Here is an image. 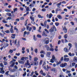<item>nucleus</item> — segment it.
I'll return each mask as SVG.
<instances>
[{
    "label": "nucleus",
    "mask_w": 77,
    "mask_h": 77,
    "mask_svg": "<svg viewBox=\"0 0 77 77\" xmlns=\"http://www.w3.org/2000/svg\"><path fill=\"white\" fill-rule=\"evenodd\" d=\"M55 30V31H57V30L56 29V27L54 26H53V27L51 28V29L49 30V31L50 32H53Z\"/></svg>",
    "instance_id": "obj_1"
},
{
    "label": "nucleus",
    "mask_w": 77,
    "mask_h": 77,
    "mask_svg": "<svg viewBox=\"0 0 77 77\" xmlns=\"http://www.w3.org/2000/svg\"><path fill=\"white\" fill-rule=\"evenodd\" d=\"M67 65V63H62L60 65V67H61V68H64L65 66H66V65Z\"/></svg>",
    "instance_id": "obj_2"
},
{
    "label": "nucleus",
    "mask_w": 77,
    "mask_h": 77,
    "mask_svg": "<svg viewBox=\"0 0 77 77\" xmlns=\"http://www.w3.org/2000/svg\"><path fill=\"white\" fill-rule=\"evenodd\" d=\"M32 29V27H30L29 26H26V30H29V32H30Z\"/></svg>",
    "instance_id": "obj_3"
},
{
    "label": "nucleus",
    "mask_w": 77,
    "mask_h": 77,
    "mask_svg": "<svg viewBox=\"0 0 77 77\" xmlns=\"http://www.w3.org/2000/svg\"><path fill=\"white\" fill-rule=\"evenodd\" d=\"M63 30H64L65 33H66L67 32V29H66V26H64V27L63 28Z\"/></svg>",
    "instance_id": "obj_4"
},
{
    "label": "nucleus",
    "mask_w": 77,
    "mask_h": 77,
    "mask_svg": "<svg viewBox=\"0 0 77 77\" xmlns=\"http://www.w3.org/2000/svg\"><path fill=\"white\" fill-rule=\"evenodd\" d=\"M45 48H46V50H47V51H50V47L48 45H45Z\"/></svg>",
    "instance_id": "obj_5"
},
{
    "label": "nucleus",
    "mask_w": 77,
    "mask_h": 77,
    "mask_svg": "<svg viewBox=\"0 0 77 77\" xmlns=\"http://www.w3.org/2000/svg\"><path fill=\"white\" fill-rule=\"evenodd\" d=\"M25 66H27V65H30V64L29 63V60H26V63H25Z\"/></svg>",
    "instance_id": "obj_6"
},
{
    "label": "nucleus",
    "mask_w": 77,
    "mask_h": 77,
    "mask_svg": "<svg viewBox=\"0 0 77 77\" xmlns=\"http://www.w3.org/2000/svg\"><path fill=\"white\" fill-rule=\"evenodd\" d=\"M52 59H53L54 61H55V62H56V61L57 60V59L55 58V57L54 56V55L52 56Z\"/></svg>",
    "instance_id": "obj_7"
},
{
    "label": "nucleus",
    "mask_w": 77,
    "mask_h": 77,
    "mask_svg": "<svg viewBox=\"0 0 77 77\" xmlns=\"http://www.w3.org/2000/svg\"><path fill=\"white\" fill-rule=\"evenodd\" d=\"M51 70L52 71H54V72H57V69H56V68H53V69H51Z\"/></svg>",
    "instance_id": "obj_8"
},
{
    "label": "nucleus",
    "mask_w": 77,
    "mask_h": 77,
    "mask_svg": "<svg viewBox=\"0 0 77 77\" xmlns=\"http://www.w3.org/2000/svg\"><path fill=\"white\" fill-rule=\"evenodd\" d=\"M50 54H51V52H47V57H50Z\"/></svg>",
    "instance_id": "obj_9"
},
{
    "label": "nucleus",
    "mask_w": 77,
    "mask_h": 77,
    "mask_svg": "<svg viewBox=\"0 0 77 77\" xmlns=\"http://www.w3.org/2000/svg\"><path fill=\"white\" fill-rule=\"evenodd\" d=\"M69 59L68 58H64V60L65 62H68L69 61Z\"/></svg>",
    "instance_id": "obj_10"
},
{
    "label": "nucleus",
    "mask_w": 77,
    "mask_h": 77,
    "mask_svg": "<svg viewBox=\"0 0 77 77\" xmlns=\"http://www.w3.org/2000/svg\"><path fill=\"white\" fill-rule=\"evenodd\" d=\"M12 63V64L11 65V67H13L14 65H15V63L13 62V61H11L10 62V63Z\"/></svg>",
    "instance_id": "obj_11"
},
{
    "label": "nucleus",
    "mask_w": 77,
    "mask_h": 77,
    "mask_svg": "<svg viewBox=\"0 0 77 77\" xmlns=\"http://www.w3.org/2000/svg\"><path fill=\"white\" fill-rule=\"evenodd\" d=\"M42 36H45V37H46L47 36V34H45V31H43L42 33Z\"/></svg>",
    "instance_id": "obj_12"
},
{
    "label": "nucleus",
    "mask_w": 77,
    "mask_h": 77,
    "mask_svg": "<svg viewBox=\"0 0 77 77\" xmlns=\"http://www.w3.org/2000/svg\"><path fill=\"white\" fill-rule=\"evenodd\" d=\"M18 63H20V64H23L24 63V62L23 61H21V60H19L18 61Z\"/></svg>",
    "instance_id": "obj_13"
},
{
    "label": "nucleus",
    "mask_w": 77,
    "mask_h": 77,
    "mask_svg": "<svg viewBox=\"0 0 77 77\" xmlns=\"http://www.w3.org/2000/svg\"><path fill=\"white\" fill-rule=\"evenodd\" d=\"M17 71V69H15V68H14L12 70H10V72H15V71Z\"/></svg>",
    "instance_id": "obj_14"
},
{
    "label": "nucleus",
    "mask_w": 77,
    "mask_h": 77,
    "mask_svg": "<svg viewBox=\"0 0 77 77\" xmlns=\"http://www.w3.org/2000/svg\"><path fill=\"white\" fill-rule=\"evenodd\" d=\"M57 17L60 20H62V17L60 15L57 16Z\"/></svg>",
    "instance_id": "obj_15"
},
{
    "label": "nucleus",
    "mask_w": 77,
    "mask_h": 77,
    "mask_svg": "<svg viewBox=\"0 0 77 77\" xmlns=\"http://www.w3.org/2000/svg\"><path fill=\"white\" fill-rule=\"evenodd\" d=\"M11 35H12V36H11V38H13V39H15V36H16V34H12Z\"/></svg>",
    "instance_id": "obj_16"
},
{
    "label": "nucleus",
    "mask_w": 77,
    "mask_h": 77,
    "mask_svg": "<svg viewBox=\"0 0 77 77\" xmlns=\"http://www.w3.org/2000/svg\"><path fill=\"white\" fill-rule=\"evenodd\" d=\"M38 61H35L34 63V65L35 66H38Z\"/></svg>",
    "instance_id": "obj_17"
},
{
    "label": "nucleus",
    "mask_w": 77,
    "mask_h": 77,
    "mask_svg": "<svg viewBox=\"0 0 77 77\" xmlns=\"http://www.w3.org/2000/svg\"><path fill=\"white\" fill-rule=\"evenodd\" d=\"M38 17L39 18H44V16H42L40 14H38Z\"/></svg>",
    "instance_id": "obj_18"
},
{
    "label": "nucleus",
    "mask_w": 77,
    "mask_h": 77,
    "mask_svg": "<svg viewBox=\"0 0 77 77\" xmlns=\"http://www.w3.org/2000/svg\"><path fill=\"white\" fill-rule=\"evenodd\" d=\"M73 61L74 62H77V57H75L73 59Z\"/></svg>",
    "instance_id": "obj_19"
},
{
    "label": "nucleus",
    "mask_w": 77,
    "mask_h": 77,
    "mask_svg": "<svg viewBox=\"0 0 77 77\" xmlns=\"http://www.w3.org/2000/svg\"><path fill=\"white\" fill-rule=\"evenodd\" d=\"M64 51H65V52H69V51H68V49L66 48H65L64 49Z\"/></svg>",
    "instance_id": "obj_20"
},
{
    "label": "nucleus",
    "mask_w": 77,
    "mask_h": 77,
    "mask_svg": "<svg viewBox=\"0 0 77 77\" xmlns=\"http://www.w3.org/2000/svg\"><path fill=\"white\" fill-rule=\"evenodd\" d=\"M10 31L11 33H14V30H13V29H12V28H11L10 29Z\"/></svg>",
    "instance_id": "obj_21"
},
{
    "label": "nucleus",
    "mask_w": 77,
    "mask_h": 77,
    "mask_svg": "<svg viewBox=\"0 0 77 77\" xmlns=\"http://www.w3.org/2000/svg\"><path fill=\"white\" fill-rule=\"evenodd\" d=\"M69 46V50H70V48L72 47V44L71 43H69L68 44Z\"/></svg>",
    "instance_id": "obj_22"
},
{
    "label": "nucleus",
    "mask_w": 77,
    "mask_h": 77,
    "mask_svg": "<svg viewBox=\"0 0 77 77\" xmlns=\"http://www.w3.org/2000/svg\"><path fill=\"white\" fill-rule=\"evenodd\" d=\"M40 53L41 54H45V52L44 51H40Z\"/></svg>",
    "instance_id": "obj_23"
},
{
    "label": "nucleus",
    "mask_w": 77,
    "mask_h": 77,
    "mask_svg": "<svg viewBox=\"0 0 77 77\" xmlns=\"http://www.w3.org/2000/svg\"><path fill=\"white\" fill-rule=\"evenodd\" d=\"M61 61H60L59 62H57L56 65H60L61 63Z\"/></svg>",
    "instance_id": "obj_24"
},
{
    "label": "nucleus",
    "mask_w": 77,
    "mask_h": 77,
    "mask_svg": "<svg viewBox=\"0 0 77 77\" xmlns=\"http://www.w3.org/2000/svg\"><path fill=\"white\" fill-rule=\"evenodd\" d=\"M52 16H53V14H51V13H50V14H49V19H51V17H52Z\"/></svg>",
    "instance_id": "obj_25"
},
{
    "label": "nucleus",
    "mask_w": 77,
    "mask_h": 77,
    "mask_svg": "<svg viewBox=\"0 0 77 77\" xmlns=\"http://www.w3.org/2000/svg\"><path fill=\"white\" fill-rule=\"evenodd\" d=\"M31 20L32 21H35V20L34 19H35V17H30Z\"/></svg>",
    "instance_id": "obj_26"
},
{
    "label": "nucleus",
    "mask_w": 77,
    "mask_h": 77,
    "mask_svg": "<svg viewBox=\"0 0 77 77\" xmlns=\"http://www.w3.org/2000/svg\"><path fill=\"white\" fill-rule=\"evenodd\" d=\"M61 3H62V2H61L57 4V7H59L61 5Z\"/></svg>",
    "instance_id": "obj_27"
},
{
    "label": "nucleus",
    "mask_w": 77,
    "mask_h": 77,
    "mask_svg": "<svg viewBox=\"0 0 77 77\" xmlns=\"http://www.w3.org/2000/svg\"><path fill=\"white\" fill-rule=\"evenodd\" d=\"M49 51H54V48H49Z\"/></svg>",
    "instance_id": "obj_28"
},
{
    "label": "nucleus",
    "mask_w": 77,
    "mask_h": 77,
    "mask_svg": "<svg viewBox=\"0 0 77 77\" xmlns=\"http://www.w3.org/2000/svg\"><path fill=\"white\" fill-rule=\"evenodd\" d=\"M2 46L4 48H5L6 47V45L5 44H2Z\"/></svg>",
    "instance_id": "obj_29"
},
{
    "label": "nucleus",
    "mask_w": 77,
    "mask_h": 77,
    "mask_svg": "<svg viewBox=\"0 0 77 77\" xmlns=\"http://www.w3.org/2000/svg\"><path fill=\"white\" fill-rule=\"evenodd\" d=\"M7 15H8L9 17H11L12 15H11V14L9 13H7Z\"/></svg>",
    "instance_id": "obj_30"
},
{
    "label": "nucleus",
    "mask_w": 77,
    "mask_h": 77,
    "mask_svg": "<svg viewBox=\"0 0 77 77\" xmlns=\"http://www.w3.org/2000/svg\"><path fill=\"white\" fill-rule=\"evenodd\" d=\"M32 65H33V64L32 63L30 65H28L29 66L28 67H26V68H31V66Z\"/></svg>",
    "instance_id": "obj_31"
},
{
    "label": "nucleus",
    "mask_w": 77,
    "mask_h": 77,
    "mask_svg": "<svg viewBox=\"0 0 77 77\" xmlns=\"http://www.w3.org/2000/svg\"><path fill=\"white\" fill-rule=\"evenodd\" d=\"M50 62L52 63H54V60L53 59H51L50 61Z\"/></svg>",
    "instance_id": "obj_32"
},
{
    "label": "nucleus",
    "mask_w": 77,
    "mask_h": 77,
    "mask_svg": "<svg viewBox=\"0 0 77 77\" xmlns=\"http://www.w3.org/2000/svg\"><path fill=\"white\" fill-rule=\"evenodd\" d=\"M5 32H6V33H10V31L9 30H6L4 31Z\"/></svg>",
    "instance_id": "obj_33"
},
{
    "label": "nucleus",
    "mask_w": 77,
    "mask_h": 77,
    "mask_svg": "<svg viewBox=\"0 0 77 77\" xmlns=\"http://www.w3.org/2000/svg\"><path fill=\"white\" fill-rule=\"evenodd\" d=\"M35 74L36 75L38 76L39 75V74L38 73L37 71H35Z\"/></svg>",
    "instance_id": "obj_34"
},
{
    "label": "nucleus",
    "mask_w": 77,
    "mask_h": 77,
    "mask_svg": "<svg viewBox=\"0 0 77 77\" xmlns=\"http://www.w3.org/2000/svg\"><path fill=\"white\" fill-rule=\"evenodd\" d=\"M27 34V31H24V32L23 34V36L24 37H25L26 36V35Z\"/></svg>",
    "instance_id": "obj_35"
},
{
    "label": "nucleus",
    "mask_w": 77,
    "mask_h": 77,
    "mask_svg": "<svg viewBox=\"0 0 77 77\" xmlns=\"http://www.w3.org/2000/svg\"><path fill=\"white\" fill-rule=\"evenodd\" d=\"M11 19H12V18H11V17H8L7 18L6 20H7V21H8V20H11Z\"/></svg>",
    "instance_id": "obj_36"
},
{
    "label": "nucleus",
    "mask_w": 77,
    "mask_h": 77,
    "mask_svg": "<svg viewBox=\"0 0 77 77\" xmlns=\"http://www.w3.org/2000/svg\"><path fill=\"white\" fill-rule=\"evenodd\" d=\"M0 72L1 73H2V74H3L5 73V71H4L3 70H1L0 71Z\"/></svg>",
    "instance_id": "obj_37"
},
{
    "label": "nucleus",
    "mask_w": 77,
    "mask_h": 77,
    "mask_svg": "<svg viewBox=\"0 0 77 77\" xmlns=\"http://www.w3.org/2000/svg\"><path fill=\"white\" fill-rule=\"evenodd\" d=\"M20 20H24V17H21L20 18Z\"/></svg>",
    "instance_id": "obj_38"
},
{
    "label": "nucleus",
    "mask_w": 77,
    "mask_h": 77,
    "mask_svg": "<svg viewBox=\"0 0 77 77\" xmlns=\"http://www.w3.org/2000/svg\"><path fill=\"white\" fill-rule=\"evenodd\" d=\"M29 7H27L26 8V11H30V10H29Z\"/></svg>",
    "instance_id": "obj_39"
},
{
    "label": "nucleus",
    "mask_w": 77,
    "mask_h": 77,
    "mask_svg": "<svg viewBox=\"0 0 77 77\" xmlns=\"http://www.w3.org/2000/svg\"><path fill=\"white\" fill-rule=\"evenodd\" d=\"M44 30L45 32H46L47 33H49V32L48 31V30H47L46 29H45Z\"/></svg>",
    "instance_id": "obj_40"
},
{
    "label": "nucleus",
    "mask_w": 77,
    "mask_h": 77,
    "mask_svg": "<svg viewBox=\"0 0 77 77\" xmlns=\"http://www.w3.org/2000/svg\"><path fill=\"white\" fill-rule=\"evenodd\" d=\"M9 53H13V50L11 49L10 50Z\"/></svg>",
    "instance_id": "obj_41"
},
{
    "label": "nucleus",
    "mask_w": 77,
    "mask_h": 77,
    "mask_svg": "<svg viewBox=\"0 0 77 77\" xmlns=\"http://www.w3.org/2000/svg\"><path fill=\"white\" fill-rule=\"evenodd\" d=\"M26 72H24V73L23 75V77H24V76H26Z\"/></svg>",
    "instance_id": "obj_42"
},
{
    "label": "nucleus",
    "mask_w": 77,
    "mask_h": 77,
    "mask_svg": "<svg viewBox=\"0 0 77 77\" xmlns=\"http://www.w3.org/2000/svg\"><path fill=\"white\" fill-rule=\"evenodd\" d=\"M14 12H15L16 11H17V8H16L14 9Z\"/></svg>",
    "instance_id": "obj_43"
},
{
    "label": "nucleus",
    "mask_w": 77,
    "mask_h": 77,
    "mask_svg": "<svg viewBox=\"0 0 77 77\" xmlns=\"http://www.w3.org/2000/svg\"><path fill=\"white\" fill-rule=\"evenodd\" d=\"M3 63H4V65H7L8 64V63H7V62H6L4 61Z\"/></svg>",
    "instance_id": "obj_44"
},
{
    "label": "nucleus",
    "mask_w": 77,
    "mask_h": 77,
    "mask_svg": "<svg viewBox=\"0 0 77 77\" xmlns=\"http://www.w3.org/2000/svg\"><path fill=\"white\" fill-rule=\"evenodd\" d=\"M42 12H45L46 11V9L45 8H43L42 10Z\"/></svg>",
    "instance_id": "obj_45"
},
{
    "label": "nucleus",
    "mask_w": 77,
    "mask_h": 77,
    "mask_svg": "<svg viewBox=\"0 0 77 77\" xmlns=\"http://www.w3.org/2000/svg\"><path fill=\"white\" fill-rule=\"evenodd\" d=\"M64 38H65V39H66V38H68V35H67V34H66L64 36Z\"/></svg>",
    "instance_id": "obj_46"
},
{
    "label": "nucleus",
    "mask_w": 77,
    "mask_h": 77,
    "mask_svg": "<svg viewBox=\"0 0 77 77\" xmlns=\"http://www.w3.org/2000/svg\"><path fill=\"white\" fill-rule=\"evenodd\" d=\"M0 66H1L2 67H4V65H3V64L2 63H1L0 64Z\"/></svg>",
    "instance_id": "obj_47"
},
{
    "label": "nucleus",
    "mask_w": 77,
    "mask_h": 77,
    "mask_svg": "<svg viewBox=\"0 0 77 77\" xmlns=\"http://www.w3.org/2000/svg\"><path fill=\"white\" fill-rule=\"evenodd\" d=\"M5 11H6V12H10L11 11V10H10L7 9V10H5Z\"/></svg>",
    "instance_id": "obj_48"
},
{
    "label": "nucleus",
    "mask_w": 77,
    "mask_h": 77,
    "mask_svg": "<svg viewBox=\"0 0 77 77\" xmlns=\"http://www.w3.org/2000/svg\"><path fill=\"white\" fill-rule=\"evenodd\" d=\"M55 24L56 26H58L59 25V23H55Z\"/></svg>",
    "instance_id": "obj_49"
},
{
    "label": "nucleus",
    "mask_w": 77,
    "mask_h": 77,
    "mask_svg": "<svg viewBox=\"0 0 77 77\" xmlns=\"http://www.w3.org/2000/svg\"><path fill=\"white\" fill-rule=\"evenodd\" d=\"M2 21L3 23H8V22L6 21L5 20H3Z\"/></svg>",
    "instance_id": "obj_50"
},
{
    "label": "nucleus",
    "mask_w": 77,
    "mask_h": 77,
    "mask_svg": "<svg viewBox=\"0 0 77 77\" xmlns=\"http://www.w3.org/2000/svg\"><path fill=\"white\" fill-rule=\"evenodd\" d=\"M32 28L33 29V30H36V27L34 26H32Z\"/></svg>",
    "instance_id": "obj_51"
},
{
    "label": "nucleus",
    "mask_w": 77,
    "mask_h": 77,
    "mask_svg": "<svg viewBox=\"0 0 77 77\" xmlns=\"http://www.w3.org/2000/svg\"><path fill=\"white\" fill-rule=\"evenodd\" d=\"M9 71H7L6 73H5V75H9Z\"/></svg>",
    "instance_id": "obj_52"
},
{
    "label": "nucleus",
    "mask_w": 77,
    "mask_h": 77,
    "mask_svg": "<svg viewBox=\"0 0 77 77\" xmlns=\"http://www.w3.org/2000/svg\"><path fill=\"white\" fill-rule=\"evenodd\" d=\"M38 60V59L36 57H35V58H34V60L35 61H37V60Z\"/></svg>",
    "instance_id": "obj_53"
},
{
    "label": "nucleus",
    "mask_w": 77,
    "mask_h": 77,
    "mask_svg": "<svg viewBox=\"0 0 77 77\" xmlns=\"http://www.w3.org/2000/svg\"><path fill=\"white\" fill-rule=\"evenodd\" d=\"M24 59H25L24 57H23L21 58V60H22V61H24Z\"/></svg>",
    "instance_id": "obj_54"
},
{
    "label": "nucleus",
    "mask_w": 77,
    "mask_h": 77,
    "mask_svg": "<svg viewBox=\"0 0 77 77\" xmlns=\"http://www.w3.org/2000/svg\"><path fill=\"white\" fill-rule=\"evenodd\" d=\"M3 59L5 60V61H7V60H8V59H6V58L5 57L3 58Z\"/></svg>",
    "instance_id": "obj_55"
},
{
    "label": "nucleus",
    "mask_w": 77,
    "mask_h": 77,
    "mask_svg": "<svg viewBox=\"0 0 77 77\" xmlns=\"http://www.w3.org/2000/svg\"><path fill=\"white\" fill-rule=\"evenodd\" d=\"M75 48L77 49V43L76 42L75 43Z\"/></svg>",
    "instance_id": "obj_56"
},
{
    "label": "nucleus",
    "mask_w": 77,
    "mask_h": 77,
    "mask_svg": "<svg viewBox=\"0 0 77 77\" xmlns=\"http://www.w3.org/2000/svg\"><path fill=\"white\" fill-rule=\"evenodd\" d=\"M72 6H71L70 7H68V6L67 7V8H68V9H70L72 8Z\"/></svg>",
    "instance_id": "obj_57"
},
{
    "label": "nucleus",
    "mask_w": 77,
    "mask_h": 77,
    "mask_svg": "<svg viewBox=\"0 0 77 77\" xmlns=\"http://www.w3.org/2000/svg\"><path fill=\"white\" fill-rule=\"evenodd\" d=\"M40 56L42 58H43V57H44V55L43 54H41L40 55Z\"/></svg>",
    "instance_id": "obj_58"
},
{
    "label": "nucleus",
    "mask_w": 77,
    "mask_h": 77,
    "mask_svg": "<svg viewBox=\"0 0 77 77\" xmlns=\"http://www.w3.org/2000/svg\"><path fill=\"white\" fill-rule=\"evenodd\" d=\"M33 39L34 40V41H36V40L37 39L36 38H35V35H33Z\"/></svg>",
    "instance_id": "obj_59"
},
{
    "label": "nucleus",
    "mask_w": 77,
    "mask_h": 77,
    "mask_svg": "<svg viewBox=\"0 0 77 77\" xmlns=\"http://www.w3.org/2000/svg\"><path fill=\"white\" fill-rule=\"evenodd\" d=\"M75 63H72V66H75Z\"/></svg>",
    "instance_id": "obj_60"
},
{
    "label": "nucleus",
    "mask_w": 77,
    "mask_h": 77,
    "mask_svg": "<svg viewBox=\"0 0 77 77\" xmlns=\"http://www.w3.org/2000/svg\"><path fill=\"white\" fill-rule=\"evenodd\" d=\"M20 11H23V10H24V8L22 7H20Z\"/></svg>",
    "instance_id": "obj_61"
},
{
    "label": "nucleus",
    "mask_w": 77,
    "mask_h": 77,
    "mask_svg": "<svg viewBox=\"0 0 77 77\" xmlns=\"http://www.w3.org/2000/svg\"><path fill=\"white\" fill-rule=\"evenodd\" d=\"M0 35L2 36V37H4V35L3 34L0 32Z\"/></svg>",
    "instance_id": "obj_62"
},
{
    "label": "nucleus",
    "mask_w": 77,
    "mask_h": 77,
    "mask_svg": "<svg viewBox=\"0 0 77 77\" xmlns=\"http://www.w3.org/2000/svg\"><path fill=\"white\" fill-rule=\"evenodd\" d=\"M43 73V71H42V70H41L40 72V74H42Z\"/></svg>",
    "instance_id": "obj_63"
},
{
    "label": "nucleus",
    "mask_w": 77,
    "mask_h": 77,
    "mask_svg": "<svg viewBox=\"0 0 77 77\" xmlns=\"http://www.w3.org/2000/svg\"><path fill=\"white\" fill-rule=\"evenodd\" d=\"M37 36L38 38H41V36L40 35H39V34H38L37 35Z\"/></svg>",
    "instance_id": "obj_64"
}]
</instances>
